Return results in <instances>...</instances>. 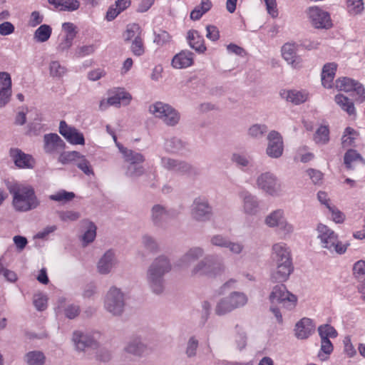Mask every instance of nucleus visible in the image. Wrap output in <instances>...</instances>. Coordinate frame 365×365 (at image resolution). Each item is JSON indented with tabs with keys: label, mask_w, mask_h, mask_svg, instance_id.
I'll return each instance as SVG.
<instances>
[{
	"label": "nucleus",
	"mask_w": 365,
	"mask_h": 365,
	"mask_svg": "<svg viewBox=\"0 0 365 365\" xmlns=\"http://www.w3.org/2000/svg\"><path fill=\"white\" fill-rule=\"evenodd\" d=\"M268 299L270 304L269 310L279 324L283 322V312L293 310L298 301L297 297L290 292L283 284L274 286Z\"/></svg>",
	"instance_id": "1"
},
{
	"label": "nucleus",
	"mask_w": 365,
	"mask_h": 365,
	"mask_svg": "<svg viewBox=\"0 0 365 365\" xmlns=\"http://www.w3.org/2000/svg\"><path fill=\"white\" fill-rule=\"evenodd\" d=\"M172 264L169 258L165 255L155 257L148 266L145 279L150 290L155 294L163 293L165 289L164 277L171 271Z\"/></svg>",
	"instance_id": "2"
},
{
	"label": "nucleus",
	"mask_w": 365,
	"mask_h": 365,
	"mask_svg": "<svg viewBox=\"0 0 365 365\" xmlns=\"http://www.w3.org/2000/svg\"><path fill=\"white\" fill-rule=\"evenodd\" d=\"M8 190L12 196V207L16 212H29L36 209L40 205V200L31 185L14 182L8 186Z\"/></svg>",
	"instance_id": "3"
},
{
	"label": "nucleus",
	"mask_w": 365,
	"mask_h": 365,
	"mask_svg": "<svg viewBox=\"0 0 365 365\" xmlns=\"http://www.w3.org/2000/svg\"><path fill=\"white\" fill-rule=\"evenodd\" d=\"M272 259L276 267L271 278L274 282H286L293 272L289 247L284 242H277L272 247Z\"/></svg>",
	"instance_id": "4"
},
{
	"label": "nucleus",
	"mask_w": 365,
	"mask_h": 365,
	"mask_svg": "<svg viewBox=\"0 0 365 365\" xmlns=\"http://www.w3.org/2000/svg\"><path fill=\"white\" fill-rule=\"evenodd\" d=\"M317 238L322 248L331 254L343 255L346 252L348 244H344L339 239V235L329 226L318 223L316 227Z\"/></svg>",
	"instance_id": "5"
},
{
	"label": "nucleus",
	"mask_w": 365,
	"mask_h": 365,
	"mask_svg": "<svg viewBox=\"0 0 365 365\" xmlns=\"http://www.w3.org/2000/svg\"><path fill=\"white\" fill-rule=\"evenodd\" d=\"M248 302L247 295L238 291H233L227 296L217 300L215 313L217 316H225L234 310L245 307Z\"/></svg>",
	"instance_id": "6"
},
{
	"label": "nucleus",
	"mask_w": 365,
	"mask_h": 365,
	"mask_svg": "<svg viewBox=\"0 0 365 365\" xmlns=\"http://www.w3.org/2000/svg\"><path fill=\"white\" fill-rule=\"evenodd\" d=\"M225 270V265L222 261L208 255L193 265L190 274L192 277H215L222 274Z\"/></svg>",
	"instance_id": "7"
},
{
	"label": "nucleus",
	"mask_w": 365,
	"mask_h": 365,
	"mask_svg": "<svg viewBox=\"0 0 365 365\" xmlns=\"http://www.w3.org/2000/svg\"><path fill=\"white\" fill-rule=\"evenodd\" d=\"M255 186L262 192L277 197L283 195V185L275 173L265 171L257 175Z\"/></svg>",
	"instance_id": "8"
},
{
	"label": "nucleus",
	"mask_w": 365,
	"mask_h": 365,
	"mask_svg": "<svg viewBox=\"0 0 365 365\" xmlns=\"http://www.w3.org/2000/svg\"><path fill=\"white\" fill-rule=\"evenodd\" d=\"M148 111L155 118L162 120L168 126L176 125L180 120V114L175 108L161 101L150 104Z\"/></svg>",
	"instance_id": "9"
},
{
	"label": "nucleus",
	"mask_w": 365,
	"mask_h": 365,
	"mask_svg": "<svg viewBox=\"0 0 365 365\" xmlns=\"http://www.w3.org/2000/svg\"><path fill=\"white\" fill-rule=\"evenodd\" d=\"M264 224L269 228H277L284 237L294 232V225L288 221L285 211L281 208L270 212L264 218Z\"/></svg>",
	"instance_id": "10"
},
{
	"label": "nucleus",
	"mask_w": 365,
	"mask_h": 365,
	"mask_svg": "<svg viewBox=\"0 0 365 365\" xmlns=\"http://www.w3.org/2000/svg\"><path fill=\"white\" fill-rule=\"evenodd\" d=\"M125 294L115 286L109 288L104 297L103 307L113 316H120L125 308Z\"/></svg>",
	"instance_id": "11"
},
{
	"label": "nucleus",
	"mask_w": 365,
	"mask_h": 365,
	"mask_svg": "<svg viewBox=\"0 0 365 365\" xmlns=\"http://www.w3.org/2000/svg\"><path fill=\"white\" fill-rule=\"evenodd\" d=\"M190 216L197 222H207L212 216V209L205 197H196L190 207Z\"/></svg>",
	"instance_id": "12"
},
{
	"label": "nucleus",
	"mask_w": 365,
	"mask_h": 365,
	"mask_svg": "<svg viewBox=\"0 0 365 365\" xmlns=\"http://www.w3.org/2000/svg\"><path fill=\"white\" fill-rule=\"evenodd\" d=\"M101 334L98 331L82 332L75 331L73 333L72 341L77 351H83L86 348H94L98 345Z\"/></svg>",
	"instance_id": "13"
},
{
	"label": "nucleus",
	"mask_w": 365,
	"mask_h": 365,
	"mask_svg": "<svg viewBox=\"0 0 365 365\" xmlns=\"http://www.w3.org/2000/svg\"><path fill=\"white\" fill-rule=\"evenodd\" d=\"M267 140L266 155L272 159L281 158L284 153L282 135L278 131L272 130L267 133Z\"/></svg>",
	"instance_id": "14"
},
{
	"label": "nucleus",
	"mask_w": 365,
	"mask_h": 365,
	"mask_svg": "<svg viewBox=\"0 0 365 365\" xmlns=\"http://www.w3.org/2000/svg\"><path fill=\"white\" fill-rule=\"evenodd\" d=\"M307 15L311 24L316 29H328L332 26L330 14L317 6L309 7L307 10Z\"/></svg>",
	"instance_id": "15"
},
{
	"label": "nucleus",
	"mask_w": 365,
	"mask_h": 365,
	"mask_svg": "<svg viewBox=\"0 0 365 365\" xmlns=\"http://www.w3.org/2000/svg\"><path fill=\"white\" fill-rule=\"evenodd\" d=\"M242 202V211L249 216L257 215L260 211V201L258 197L250 192L242 190L238 193Z\"/></svg>",
	"instance_id": "16"
},
{
	"label": "nucleus",
	"mask_w": 365,
	"mask_h": 365,
	"mask_svg": "<svg viewBox=\"0 0 365 365\" xmlns=\"http://www.w3.org/2000/svg\"><path fill=\"white\" fill-rule=\"evenodd\" d=\"M176 215L173 210H168L160 204L153 205L150 211V220L154 226L158 227H163L169 219Z\"/></svg>",
	"instance_id": "17"
},
{
	"label": "nucleus",
	"mask_w": 365,
	"mask_h": 365,
	"mask_svg": "<svg viewBox=\"0 0 365 365\" xmlns=\"http://www.w3.org/2000/svg\"><path fill=\"white\" fill-rule=\"evenodd\" d=\"M118 260L113 250H107L98 260L96 270L102 275L109 274L116 267Z\"/></svg>",
	"instance_id": "18"
},
{
	"label": "nucleus",
	"mask_w": 365,
	"mask_h": 365,
	"mask_svg": "<svg viewBox=\"0 0 365 365\" xmlns=\"http://www.w3.org/2000/svg\"><path fill=\"white\" fill-rule=\"evenodd\" d=\"M60 133L73 145H84L85 139L82 133L77 129L68 126L63 120L60 122Z\"/></svg>",
	"instance_id": "19"
},
{
	"label": "nucleus",
	"mask_w": 365,
	"mask_h": 365,
	"mask_svg": "<svg viewBox=\"0 0 365 365\" xmlns=\"http://www.w3.org/2000/svg\"><path fill=\"white\" fill-rule=\"evenodd\" d=\"M282 55L287 63L293 68L302 67V59L297 55V46L294 43H285L282 48Z\"/></svg>",
	"instance_id": "20"
},
{
	"label": "nucleus",
	"mask_w": 365,
	"mask_h": 365,
	"mask_svg": "<svg viewBox=\"0 0 365 365\" xmlns=\"http://www.w3.org/2000/svg\"><path fill=\"white\" fill-rule=\"evenodd\" d=\"M316 325L313 320L304 317L295 325V336L299 339H306L314 333Z\"/></svg>",
	"instance_id": "21"
},
{
	"label": "nucleus",
	"mask_w": 365,
	"mask_h": 365,
	"mask_svg": "<svg viewBox=\"0 0 365 365\" xmlns=\"http://www.w3.org/2000/svg\"><path fill=\"white\" fill-rule=\"evenodd\" d=\"M10 155L15 165L19 168H33L35 165V160L29 154H26L18 148L10 150Z\"/></svg>",
	"instance_id": "22"
},
{
	"label": "nucleus",
	"mask_w": 365,
	"mask_h": 365,
	"mask_svg": "<svg viewBox=\"0 0 365 365\" xmlns=\"http://www.w3.org/2000/svg\"><path fill=\"white\" fill-rule=\"evenodd\" d=\"M11 96V78L9 73L0 72V108L5 106Z\"/></svg>",
	"instance_id": "23"
},
{
	"label": "nucleus",
	"mask_w": 365,
	"mask_h": 365,
	"mask_svg": "<svg viewBox=\"0 0 365 365\" xmlns=\"http://www.w3.org/2000/svg\"><path fill=\"white\" fill-rule=\"evenodd\" d=\"M161 165L168 170L182 174L188 173L192 168L190 165L184 161L166 157H163L161 158Z\"/></svg>",
	"instance_id": "24"
},
{
	"label": "nucleus",
	"mask_w": 365,
	"mask_h": 365,
	"mask_svg": "<svg viewBox=\"0 0 365 365\" xmlns=\"http://www.w3.org/2000/svg\"><path fill=\"white\" fill-rule=\"evenodd\" d=\"M43 149L47 153L59 152L64 148L65 143L63 140L55 133L46 134L43 138Z\"/></svg>",
	"instance_id": "25"
},
{
	"label": "nucleus",
	"mask_w": 365,
	"mask_h": 365,
	"mask_svg": "<svg viewBox=\"0 0 365 365\" xmlns=\"http://www.w3.org/2000/svg\"><path fill=\"white\" fill-rule=\"evenodd\" d=\"M205 254V250L201 247H192L188 249L179 259L178 266L188 267L193 262L199 259Z\"/></svg>",
	"instance_id": "26"
},
{
	"label": "nucleus",
	"mask_w": 365,
	"mask_h": 365,
	"mask_svg": "<svg viewBox=\"0 0 365 365\" xmlns=\"http://www.w3.org/2000/svg\"><path fill=\"white\" fill-rule=\"evenodd\" d=\"M344 163L348 170L365 166V160L356 150L353 149H349L345 153Z\"/></svg>",
	"instance_id": "27"
},
{
	"label": "nucleus",
	"mask_w": 365,
	"mask_h": 365,
	"mask_svg": "<svg viewBox=\"0 0 365 365\" xmlns=\"http://www.w3.org/2000/svg\"><path fill=\"white\" fill-rule=\"evenodd\" d=\"M280 96L295 105L303 103L309 98V93L304 90H283L280 92Z\"/></svg>",
	"instance_id": "28"
},
{
	"label": "nucleus",
	"mask_w": 365,
	"mask_h": 365,
	"mask_svg": "<svg viewBox=\"0 0 365 365\" xmlns=\"http://www.w3.org/2000/svg\"><path fill=\"white\" fill-rule=\"evenodd\" d=\"M193 62V53L188 50H184L174 56L172 66L177 69H182L192 66Z\"/></svg>",
	"instance_id": "29"
},
{
	"label": "nucleus",
	"mask_w": 365,
	"mask_h": 365,
	"mask_svg": "<svg viewBox=\"0 0 365 365\" xmlns=\"http://www.w3.org/2000/svg\"><path fill=\"white\" fill-rule=\"evenodd\" d=\"M337 69L336 63H327L324 65L321 74L322 83L324 88H331Z\"/></svg>",
	"instance_id": "30"
},
{
	"label": "nucleus",
	"mask_w": 365,
	"mask_h": 365,
	"mask_svg": "<svg viewBox=\"0 0 365 365\" xmlns=\"http://www.w3.org/2000/svg\"><path fill=\"white\" fill-rule=\"evenodd\" d=\"M186 39L189 46L197 53H202L206 51L204 38L197 31L189 30L187 33Z\"/></svg>",
	"instance_id": "31"
},
{
	"label": "nucleus",
	"mask_w": 365,
	"mask_h": 365,
	"mask_svg": "<svg viewBox=\"0 0 365 365\" xmlns=\"http://www.w3.org/2000/svg\"><path fill=\"white\" fill-rule=\"evenodd\" d=\"M117 147L127 165L143 163L145 160L140 153L125 148L120 143H117Z\"/></svg>",
	"instance_id": "32"
},
{
	"label": "nucleus",
	"mask_w": 365,
	"mask_h": 365,
	"mask_svg": "<svg viewBox=\"0 0 365 365\" xmlns=\"http://www.w3.org/2000/svg\"><path fill=\"white\" fill-rule=\"evenodd\" d=\"M108 98L112 106L120 107L121 105H128L132 97L129 93L122 88H119L113 93V95L109 96Z\"/></svg>",
	"instance_id": "33"
},
{
	"label": "nucleus",
	"mask_w": 365,
	"mask_h": 365,
	"mask_svg": "<svg viewBox=\"0 0 365 365\" xmlns=\"http://www.w3.org/2000/svg\"><path fill=\"white\" fill-rule=\"evenodd\" d=\"M126 352L135 355L143 356L147 351V346L139 338L132 339L125 347Z\"/></svg>",
	"instance_id": "34"
},
{
	"label": "nucleus",
	"mask_w": 365,
	"mask_h": 365,
	"mask_svg": "<svg viewBox=\"0 0 365 365\" xmlns=\"http://www.w3.org/2000/svg\"><path fill=\"white\" fill-rule=\"evenodd\" d=\"M83 225L86 230L81 237V240L83 246H87L88 244L94 241L96 237L97 227L93 222L89 220H83Z\"/></svg>",
	"instance_id": "35"
},
{
	"label": "nucleus",
	"mask_w": 365,
	"mask_h": 365,
	"mask_svg": "<svg viewBox=\"0 0 365 365\" xmlns=\"http://www.w3.org/2000/svg\"><path fill=\"white\" fill-rule=\"evenodd\" d=\"M268 132V127L264 123H254L251 125L247 131L249 138L254 140L262 139Z\"/></svg>",
	"instance_id": "36"
},
{
	"label": "nucleus",
	"mask_w": 365,
	"mask_h": 365,
	"mask_svg": "<svg viewBox=\"0 0 365 365\" xmlns=\"http://www.w3.org/2000/svg\"><path fill=\"white\" fill-rule=\"evenodd\" d=\"M48 1L60 11H73L80 6L78 0H48Z\"/></svg>",
	"instance_id": "37"
},
{
	"label": "nucleus",
	"mask_w": 365,
	"mask_h": 365,
	"mask_svg": "<svg viewBox=\"0 0 365 365\" xmlns=\"http://www.w3.org/2000/svg\"><path fill=\"white\" fill-rule=\"evenodd\" d=\"M185 148V143L177 137L166 138L164 143V149L168 153H178Z\"/></svg>",
	"instance_id": "38"
},
{
	"label": "nucleus",
	"mask_w": 365,
	"mask_h": 365,
	"mask_svg": "<svg viewBox=\"0 0 365 365\" xmlns=\"http://www.w3.org/2000/svg\"><path fill=\"white\" fill-rule=\"evenodd\" d=\"M334 101L341 109L346 112L349 115H355L356 110L354 103L346 96L342 94L336 95Z\"/></svg>",
	"instance_id": "39"
},
{
	"label": "nucleus",
	"mask_w": 365,
	"mask_h": 365,
	"mask_svg": "<svg viewBox=\"0 0 365 365\" xmlns=\"http://www.w3.org/2000/svg\"><path fill=\"white\" fill-rule=\"evenodd\" d=\"M142 29L138 24H129L123 33V38L125 41H133L142 38Z\"/></svg>",
	"instance_id": "40"
},
{
	"label": "nucleus",
	"mask_w": 365,
	"mask_h": 365,
	"mask_svg": "<svg viewBox=\"0 0 365 365\" xmlns=\"http://www.w3.org/2000/svg\"><path fill=\"white\" fill-rule=\"evenodd\" d=\"M212 4L210 0H202L200 4L195 6L190 13V19L194 21L199 20L205 13L210 10Z\"/></svg>",
	"instance_id": "41"
},
{
	"label": "nucleus",
	"mask_w": 365,
	"mask_h": 365,
	"mask_svg": "<svg viewBox=\"0 0 365 365\" xmlns=\"http://www.w3.org/2000/svg\"><path fill=\"white\" fill-rule=\"evenodd\" d=\"M52 34V28L48 24L41 25L34 34V39L38 43L47 41Z\"/></svg>",
	"instance_id": "42"
},
{
	"label": "nucleus",
	"mask_w": 365,
	"mask_h": 365,
	"mask_svg": "<svg viewBox=\"0 0 365 365\" xmlns=\"http://www.w3.org/2000/svg\"><path fill=\"white\" fill-rule=\"evenodd\" d=\"M24 361L28 365H44L46 356L40 351H31L25 355Z\"/></svg>",
	"instance_id": "43"
},
{
	"label": "nucleus",
	"mask_w": 365,
	"mask_h": 365,
	"mask_svg": "<svg viewBox=\"0 0 365 365\" xmlns=\"http://www.w3.org/2000/svg\"><path fill=\"white\" fill-rule=\"evenodd\" d=\"M49 74L52 78H61L67 73V68L57 60L51 61L48 66Z\"/></svg>",
	"instance_id": "44"
},
{
	"label": "nucleus",
	"mask_w": 365,
	"mask_h": 365,
	"mask_svg": "<svg viewBox=\"0 0 365 365\" xmlns=\"http://www.w3.org/2000/svg\"><path fill=\"white\" fill-rule=\"evenodd\" d=\"M357 137L358 133L356 130L351 127L346 128L341 137L342 146L344 148L354 146Z\"/></svg>",
	"instance_id": "45"
},
{
	"label": "nucleus",
	"mask_w": 365,
	"mask_h": 365,
	"mask_svg": "<svg viewBox=\"0 0 365 365\" xmlns=\"http://www.w3.org/2000/svg\"><path fill=\"white\" fill-rule=\"evenodd\" d=\"M314 141L318 145H326L329 141V129L328 125L319 126L314 134Z\"/></svg>",
	"instance_id": "46"
},
{
	"label": "nucleus",
	"mask_w": 365,
	"mask_h": 365,
	"mask_svg": "<svg viewBox=\"0 0 365 365\" xmlns=\"http://www.w3.org/2000/svg\"><path fill=\"white\" fill-rule=\"evenodd\" d=\"M346 9L349 15H359L364 9V0H346Z\"/></svg>",
	"instance_id": "47"
},
{
	"label": "nucleus",
	"mask_w": 365,
	"mask_h": 365,
	"mask_svg": "<svg viewBox=\"0 0 365 365\" xmlns=\"http://www.w3.org/2000/svg\"><path fill=\"white\" fill-rule=\"evenodd\" d=\"M356 83L357 81L351 78L342 77L338 78L336 81L335 86L339 91H343L344 92H351L356 86Z\"/></svg>",
	"instance_id": "48"
},
{
	"label": "nucleus",
	"mask_w": 365,
	"mask_h": 365,
	"mask_svg": "<svg viewBox=\"0 0 365 365\" xmlns=\"http://www.w3.org/2000/svg\"><path fill=\"white\" fill-rule=\"evenodd\" d=\"M75 193L65 190H60L58 192L49 195L51 200L66 203L71 201L75 197Z\"/></svg>",
	"instance_id": "49"
},
{
	"label": "nucleus",
	"mask_w": 365,
	"mask_h": 365,
	"mask_svg": "<svg viewBox=\"0 0 365 365\" xmlns=\"http://www.w3.org/2000/svg\"><path fill=\"white\" fill-rule=\"evenodd\" d=\"M143 163L127 165L125 168V175L131 179L135 180L145 173Z\"/></svg>",
	"instance_id": "50"
},
{
	"label": "nucleus",
	"mask_w": 365,
	"mask_h": 365,
	"mask_svg": "<svg viewBox=\"0 0 365 365\" xmlns=\"http://www.w3.org/2000/svg\"><path fill=\"white\" fill-rule=\"evenodd\" d=\"M199 347V340L195 336H191L188 338L185 353L188 358H193L197 355Z\"/></svg>",
	"instance_id": "51"
},
{
	"label": "nucleus",
	"mask_w": 365,
	"mask_h": 365,
	"mask_svg": "<svg viewBox=\"0 0 365 365\" xmlns=\"http://www.w3.org/2000/svg\"><path fill=\"white\" fill-rule=\"evenodd\" d=\"M236 335L235 336L234 342L237 349L243 350L247 346V337L246 333L238 325L235 327Z\"/></svg>",
	"instance_id": "52"
},
{
	"label": "nucleus",
	"mask_w": 365,
	"mask_h": 365,
	"mask_svg": "<svg viewBox=\"0 0 365 365\" xmlns=\"http://www.w3.org/2000/svg\"><path fill=\"white\" fill-rule=\"evenodd\" d=\"M74 38L71 34L61 35L56 47L57 51L61 53L68 51L71 47Z\"/></svg>",
	"instance_id": "53"
},
{
	"label": "nucleus",
	"mask_w": 365,
	"mask_h": 365,
	"mask_svg": "<svg viewBox=\"0 0 365 365\" xmlns=\"http://www.w3.org/2000/svg\"><path fill=\"white\" fill-rule=\"evenodd\" d=\"M318 332L321 339H329V338H336L337 331L329 324H322L318 327Z\"/></svg>",
	"instance_id": "54"
},
{
	"label": "nucleus",
	"mask_w": 365,
	"mask_h": 365,
	"mask_svg": "<svg viewBox=\"0 0 365 365\" xmlns=\"http://www.w3.org/2000/svg\"><path fill=\"white\" fill-rule=\"evenodd\" d=\"M59 219L65 222H74L81 217V214L78 211L67 210L58 212Z\"/></svg>",
	"instance_id": "55"
},
{
	"label": "nucleus",
	"mask_w": 365,
	"mask_h": 365,
	"mask_svg": "<svg viewBox=\"0 0 365 365\" xmlns=\"http://www.w3.org/2000/svg\"><path fill=\"white\" fill-rule=\"evenodd\" d=\"M328 212L330 215V219L336 224H342L346 220L344 213L339 210L334 205L329 207Z\"/></svg>",
	"instance_id": "56"
},
{
	"label": "nucleus",
	"mask_w": 365,
	"mask_h": 365,
	"mask_svg": "<svg viewBox=\"0 0 365 365\" xmlns=\"http://www.w3.org/2000/svg\"><path fill=\"white\" fill-rule=\"evenodd\" d=\"M333 351V345L329 339H321V349L318 356L321 360H324L327 355H329Z\"/></svg>",
	"instance_id": "57"
},
{
	"label": "nucleus",
	"mask_w": 365,
	"mask_h": 365,
	"mask_svg": "<svg viewBox=\"0 0 365 365\" xmlns=\"http://www.w3.org/2000/svg\"><path fill=\"white\" fill-rule=\"evenodd\" d=\"M76 165L86 175H90L93 174V171L91 166V164L88 162V160L85 158V156L80 155V156L76 160Z\"/></svg>",
	"instance_id": "58"
},
{
	"label": "nucleus",
	"mask_w": 365,
	"mask_h": 365,
	"mask_svg": "<svg viewBox=\"0 0 365 365\" xmlns=\"http://www.w3.org/2000/svg\"><path fill=\"white\" fill-rule=\"evenodd\" d=\"M229 241L227 237L220 234L214 235L210 239V242L212 246L220 248H226Z\"/></svg>",
	"instance_id": "59"
},
{
	"label": "nucleus",
	"mask_w": 365,
	"mask_h": 365,
	"mask_svg": "<svg viewBox=\"0 0 365 365\" xmlns=\"http://www.w3.org/2000/svg\"><path fill=\"white\" fill-rule=\"evenodd\" d=\"M132 53L136 56H140L145 53V46L142 38L132 41L130 46Z\"/></svg>",
	"instance_id": "60"
},
{
	"label": "nucleus",
	"mask_w": 365,
	"mask_h": 365,
	"mask_svg": "<svg viewBox=\"0 0 365 365\" xmlns=\"http://www.w3.org/2000/svg\"><path fill=\"white\" fill-rule=\"evenodd\" d=\"M47 297L42 294H36L34 296V304L37 310L43 311L47 307Z\"/></svg>",
	"instance_id": "61"
},
{
	"label": "nucleus",
	"mask_w": 365,
	"mask_h": 365,
	"mask_svg": "<svg viewBox=\"0 0 365 365\" xmlns=\"http://www.w3.org/2000/svg\"><path fill=\"white\" fill-rule=\"evenodd\" d=\"M353 272L356 277L365 281V260H359L353 266Z\"/></svg>",
	"instance_id": "62"
},
{
	"label": "nucleus",
	"mask_w": 365,
	"mask_h": 365,
	"mask_svg": "<svg viewBox=\"0 0 365 365\" xmlns=\"http://www.w3.org/2000/svg\"><path fill=\"white\" fill-rule=\"evenodd\" d=\"M306 173L314 185H321L322 183L324 175L321 171L309 168L307 170Z\"/></svg>",
	"instance_id": "63"
},
{
	"label": "nucleus",
	"mask_w": 365,
	"mask_h": 365,
	"mask_svg": "<svg viewBox=\"0 0 365 365\" xmlns=\"http://www.w3.org/2000/svg\"><path fill=\"white\" fill-rule=\"evenodd\" d=\"M142 243L143 246L150 252H156L158 250L157 242L153 237L149 235H144L143 237Z\"/></svg>",
	"instance_id": "64"
}]
</instances>
